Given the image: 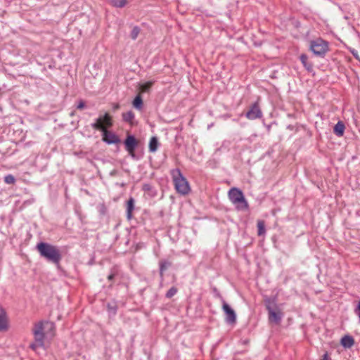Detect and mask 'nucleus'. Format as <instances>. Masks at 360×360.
<instances>
[{
	"label": "nucleus",
	"instance_id": "f257e3e1",
	"mask_svg": "<svg viewBox=\"0 0 360 360\" xmlns=\"http://www.w3.org/2000/svg\"><path fill=\"white\" fill-rule=\"evenodd\" d=\"M55 326L53 322L44 321L35 324L33 328L35 342L30 345V348L36 350L39 347L44 346V340L46 337L54 335Z\"/></svg>",
	"mask_w": 360,
	"mask_h": 360
},
{
	"label": "nucleus",
	"instance_id": "f03ea898",
	"mask_svg": "<svg viewBox=\"0 0 360 360\" xmlns=\"http://www.w3.org/2000/svg\"><path fill=\"white\" fill-rule=\"evenodd\" d=\"M112 125V120L111 116L108 113H105L103 116H100L97 118L91 127L96 130H100L103 132V140L109 143H117L120 141L119 138L115 134L108 131L107 128L111 127Z\"/></svg>",
	"mask_w": 360,
	"mask_h": 360
},
{
	"label": "nucleus",
	"instance_id": "7ed1b4c3",
	"mask_svg": "<svg viewBox=\"0 0 360 360\" xmlns=\"http://www.w3.org/2000/svg\"><path fill=\"white\" fill-rule=\"evenodd\" d=\"M37 250L42 257L53 264H58L62 259L60 249L50 243L41 242L37 244Z\"/></svg>",
	"mask_w": 360,
	"mask_h": 360
},
{
	"label": "nucleus",
	"instance_id": "20e7f679",
	"mask_svg": "<svg viewBox=\"0 0 360 360\" xmlns=\"http://www.w3.org/2000/svg\"><path fill=\"white\" fill-rule=\"evenodd\" d=\"M172 176L176 191L182 195L188 194L190 191L189 184L181 171L179 169L172 170Z\"/></svg>",
	"mask_w": 360,
	"mask_h": 360
},
{
	"label": "nucleus",
	"instance_id": "39448f33",
	"mask_svg": "<svg viewBox=\"0 0 360 360\" xmlns=\"http://www.w3.org/2000/svg\"><path fill=\"white\" fill-rule=\"evenodd\" d=\"M228 194L231 202L236 205L238 210L245 211L248 209V203L240 189L232 188L229 190Z\"/></svg>",
	"mask_w": 360,
	"mask_h": 360
},
{
	"label": "nucleus",
	"instance_id": "423d86ee",
	"mask_svg": "<svg viewBox=\"0 0 360 360\" xmlns=\"http://www.w3.org/2000/svg\"><path fill=\"white\" fill-rule=\"evenodd\" d=\"M125 149L128 152L129 155L135 158V149L139 144V141L132 135H128L124 142Z\"/></svg>",
	"mask_w": 360,
	"mask_h": 360
},
{
	"label": "nucleus",
	"instance_id": "0eeeda50",
	"mask_svg": "<svg viewBox=\"0 0 360 360\" xmlns=\"http://www.w3.org/2000/svg\"><path fill=\"white\" fill-rule=\"evenodd\" d=\"M266 309L269 313V321L274 322L275 323H279L283 316L281 311L277 307H276V308L274 309L269 305L266 306Z\"/></svg>",
	"mask_w": 360,
	"mask_h": 360
},
{
	"label": "nucleus",
	"instance_id": "6e6552de",
	"mask_svg": "<svg viewBox=\"0 0 360 360\" xmlns=\"http://www.w3.org/2000/svg\"><path fill=\"white\" fill-rule=\"evenodd\" d=\"M246 117L249 120H255L262 117V112L260 110L259 103L257 101L253 103L250 110L246 112Z\"/></svg>",
	"mask_w": 360,
	"mask_h": 360
},
{
	"label": "nucleus",
	"instance_id": "1a4fd4ad",
	"mask_svg": "<svg viewBox=\"0 0 360 360\" xmlns=\"http://www.w3.org/2000/svg\"><path fill=\"white\" fill-rule=\"evenodd\" d=\"M222 309L226 314V321L230 323H235L236 321V313L225 301H223Z\"/></svg>",
	"mask_w": 360,
	"mask_h": 360
},
{
	"label": "nucleus",
	"instance_id": "9d476101",
	"mask_svg": "<svg viewBox=\"0 0 360 360\" xmlns=\"http://www.w3.org/2000/svg\"><path fill=\"white\" fill-rule=\"evenodd\" d=\"M310 51L319 57H323L329 51L328 46H310Z\"/></svg>",
	"mask_w": 360,
	"mask_h": 360
},
{
	"label": "nucleus",
	"instance_id": "9b49d317",
	"mask_svg": "<svg viewBox=\"0 0 360 360\" xmlns=\"http://www.w3.org/2000/svg\"><path fill=\"white\" fill-rule=\"evenodd\" d=\"M8 329V319L4 309L0 306V330Z\"/></svg>",
	"mask_w": 360,
	"mask_h": 360
},
{
	"label": "nucleus",
	"instance_id": "f8f14e48",
	"mask_svg": "<svg viewBox=\"0 0 360 360\" xmlns=\"http://www.w3.org/2000/svg\"><path fill=\"white\" fill-rule=\"evenodd\" d=\"M134 199L130 198L127 203V217L128 219H131L132 217V212L134 210Z\"/></svg>",
	"mask_w": 360,
	"mask_h": 360
},
{
	"label": "nucleus",
	"instance_id": "ddd939ff",
	"mask_svg": "<svg viewBox=\"0 0 360 360\" xmlns=\"http://www.w3.org/2000/svg\"><path fill=\"white\" fill-rule=\"evenodd\" d=\"M341 344L345 348H350L354 344V338L349 335H345L341 339Z\"/></svg>",
	"mask_w": 360,
	"mask_h": 360
},
{
	"label": "nucleus",
	"instance_id": "4468645a",
	"mask_svg": "<svg viewBox=\"0 0 360 360\" xmlns=\"http://www.w3.org/2000/svg\"><path fill=\"white\" fill-rule=\"evenodd\" d=\"M135 115L132 111L122 113V119L124 122L129 123L131 126L134 124Z\"/></svg>",
	"mask_w": 360,
	"mask_h": 360
},
{
	"label": "nucleus",
	"instance_id": "2eb2a0df",
	"mask_svg": "<svg viewBox=\"0 0 360 360\" xmlns=\"http://www.w3.org/2000/svg\"><path fill=\"white\" fill-rule=\"evenodd\" d=\"M345 124L342 122L339 121L334 127L333 131L338 136H342L345 131Z\"/></svg>",
	"mask_w": 360,
	"mask_h": 360
},
{
	"label": "nucleus",
	"instance_id": "dca6fc26",
	"mask_svg": "<svg viewBox=\"0 0 360 360\" xmlns=\"http://www.w3.org/2000/svg\"><path fill=\"white\" fill-rule=\"evenodd\" d=\"M158 146H159V142H158V138L156 136H153L150 139V141H149V146H148L149 151L150 153H155L158 150Z\"/></svg>",
	"mask_w": 360,
	"mask_h": 360
},
{
	"label": "nucleus",
	"instance_id": "f3484780",
	"mask_svg": "<svg viewBox=\"0 0 360 360\" xmlns=\"http://www.w3.org/2000/svg\"><path fill=\"white\" fill-rule=\"evenodd\" d=\"M300 60H301L302 63L305 67V68L308 71H311L312 70V64L310 63H308V61H307V60H308L307 56L306 54H302L300 56Z\"/></svg>",
	"mask_w": 360,
	"mask_h": 360
},
{
	"label": "nucleus",
	"instance_id": "a211bd4d",
	"mask_svg": "<svg viewBox=\"0 0 360 360\" xmlns=\"http://www.w3.org/2000/svg\"><path fill=\"white\" fill-rule=\"evenodd\" d=\"M133 106L138 110H141L143 107V100L142 98L139 94H138L134 100L133 101Z\"/></svg>",
	"mask_w": 360,
	"mask_h": 360
},
{
	"label": "nucleus",
	"instance_id": "6ab92c4d",
	"mask_svg": "<svg viewBox=\"0 0 360 360\" xmlns=\"http://www.w3.org/2000/svg\"><path fill=\"white\" fill-rule=\"evenodd\" d=\"M171 265L169 262L165 260H161L160 262V274L161 277H163L165 271Z\"/></svg>",
	"mask_w": 360,
	"mask_h": 360
},
{
	"label": "nucleus",
	"instance_id": "aec40b11",
	"mask_svg": "<svg viewBox=\"0 0 360 360\" xmlns=\"http://www.w3.org/2000/svg\"><path fill=\"white\" fill-rule=\"evenodd\" d=\"M257 229H258V236H262L265 233V224L262 220L257 221Z\"/></svg>",
	"mask_w": 360,
	"mask_h": 360
},
{
	"label": "nucleus",
	"instance_id": "412c9836",
	"mask_svg": "<svg viewBox=\"0 0 360 360\" xmlns=\"http://www.w3.org/2000/svg\"><path fill=\"white\" fill-rule=\"evenodd\" d=\"M154 82H147L143 84H141L140 85V91L141 93H143V92H147L149 91V89H150V87L153 86Z\"/></svg>",
	"mask_w": 360,
	"mask_h": 360
},
{
	"label": "nucleus",
	"instance_id": "4be33fe9",
	"mask_svg": "<svg viewBox=\"0 0 360 360\" xmlns=\"http://www.w3.org/2000/svg\"><path fill=\"white\" fill-rule=\"evenodd\" d=\"M112 4L118 8H122L127 4V0H110Z\"/></svg>",
	"mask_w": 360,
	"mask_h": 360
},
{
	"label": "nucleus",
	"instance_id": "5701e85b",
	"mask_svg": "<svg viewBox=\"0 0 360 360\" xmlns=\"http://www.w3.org/2000/svg\"><path fill=\"white\" fill-rule=\"evenodd\" d=\"M140 31L141 30L138 26L134 27L130 34L131 38L133 39H136L138 35L139 34Z\"/></svg>",
	"mask_w": 360,
	"mask_h": 360
},
{
	"label": "nucleus",
	"instance_id": "b1692460",
	"mask_svg": "<svg viewBox=\"0 0 360 360\" xmlns=\"http://www.w3.org/2000/svg\"><path fill=\"white\" fill-rule=\"evenodd\" d=\"M4 182L8 184H13L15 179L12 174H8L4 177Z\"/></svg>",
	"mask_w": 360,
	"mask_h": 360
},
{
	"label": "nucleus",
	"instance_id": "393cba45",
	"mask_svg": "<svg viewBox=\"0 0 360 360\" xmlns=\"http://www.w3.org/2000/svg\"><path fill=\"white\" fill-rule=\"evenodd\" d=\"M177 292V288L172 287L166 293V297L171 298Z\"/></svg>",
	"mask_w": 360,
	"mask_h": 360
},
{
	"label": "nucleus",
	"instance_id": "a878e982",
	"mask_svg": "<svg viewBox=\"0 0 360 360\" xmlns=\"http://www.w3.org/2000/svg\"><path fill=\"white\" fill-rule=\"evenodd\" d=\"M311 46H314V45H328V42L326 41H323L322 39H320L317 41H312L311 42Z\"/></svg>",
	"mask_w": 360,
	"mask_h": 360
},
{
	"label": "nucleus",
	"instance_id": "bb28decb",
	"mask_svg": "<svg viewBox=\"0 0 360 360\" xmlns=\"http://www.w3.org/2000/svg\"><path fill=\"white\" fill-rule=\"evenodd\" d=\"M117 274V270L116 269H112L110 274L108 276V281H112Z\"/></svg>",
	"mask_w": 360,
	"mask_h": 360
},
{
	"label": "nucleus",
	"instance_id": "cd10ccee",
	"mask_svg": "<svg viewBox=\"0 0 360 360\" xmlns=\"http://www.w3.org/2000/svg\"><path fill=\"white\" fill-rule=\"evenodd\" d=\"M77 109L82 110L85 108V102L82 100H80L77 105Z\"/></svg>",
	"mask_w": 360,
	"mask_h": 360
},
{
	"label": "nucleus",
	"instance_id": "c85d7f7f",
	"mask_svg": "<svg viewBox=\"0 0 360 360\" xmlns=\"http://www.w3.org/2000/svg\"><path fill=\"white\" fill-rule=\"evenodd\" d=\"M350 51H351L352 53L353 54V56H354L356 59H358L359 60H360V58H359V55H358L357 52H356L354 49H351Z\"/></svg>",
	"mask_w": 360,
	"mask_h": 360
},
{
	"label": "nucleus",
	"instance_id": "c756f323",
	"mask_svg": "<svg viewBox=\"0 0 360 360\" xmlns=\"http://www.w3.org/2000/svg\"><path fill=\"white\" fill-rule=\"evenodd\" d=\"M356 314L358 315L359 319H360V301L359 302L358 306L356 309H355Z\"/></svg>",
	"mask_w": 360,
	"mask_h": 360
},
{
	"label": "nucleus",
	"instance_id": "7c9ffc66",
	"mask_svg": "<svg viewBox=\"0 0 360 360\" xmlns=\"http://www.w3.org/2000/svg\"><path fill=\"white\" fill-rule=\"evenodd\" d=\"M322 360H330V358L327 352L323 354Z\"/></svg>",
	"mask_w": 360,
	"mask_h": 360
},
{
	"label": "nucleus",
	"instance_id": "2f4dec72",
	"mask_svg": "<svg viewBox=\"0 0 360 360\" xmlns=\"http://www.w3.org/2000/svg\"><path fill=\"white\" fill-rule=\"evenodd\" d=\"M120 108V106L118 103H115L112 107L113 110H115V111L119 110Z\"/></svg>",
	"mask_w": 360,
	"mask_h": 360
}]
</instances>
